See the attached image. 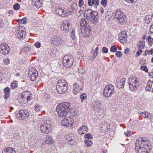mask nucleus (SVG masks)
Returning a JSON list of instances; mask_svg holds the SVG:
<instances>
[{"label": "nucleus", "instance_id": "f257e3e1", "mask_svg": "<svg viewBox=\"0 0 153 153\" xmlns=\"http://www.w3.org/2000/svg\"><path fill=\"white\" fill-rule=\"evenodd\" d=\"M71 108V104L68 102H64L58 105L56 108L59 117L62 118L66 117Z\"/></svg>", "mask_w": 153, "mask_h": 153}, {"label": "nucleus", "instance_id": "f03ea898", "mask_svg": "<svg viewBox=\"0 0 153 153\" xmlns=\"http://www.w3.org/2000/svg\"><path fill=\"white\" fill-rule=\"evenodd\" d=\"M39 124L42 132L47 134L50 131L51 126L52 124L51 120L49 118H43L39 121Z\"/></svg>", "mask_w": 153, "mask_h": 153}, {"label": "nucleus", "instance_id": "7ed1b4c3", "mask_svg": "<svg viewBox=\"0 0 153 153\" xmlns=\"http://www.w3.org/2000/svg\"><path fill=\"white\" fill-rule=\"evenodd\" d=\"M68 85L63 79L59 80L57 83L56 89L60 94L65 93L68 90Z\"/></svg>", "mask_w": 153, "mask_h": 153}, {"label": "nucleus", "instance_id": "20e7f679", "mask_svg": "<svg viewBox=\"0 0 153 153\" xmlns=\"http://www.w3.org/2000/svg\"><path fill=\"white\" fill-rule=\"evenodd\" d=\"M128 83L129 90L132 91L136 90L139 85L138 79L134 76H131L128 79Z\"/></svg>", "mask_w": 153, "mask_h": 153}, {"label": "nucleus", "instance_id": "39448f33", "mask_svg": "<svg viewBox=\"0 0 153 153\" xmlns=\"http://www.w3.org/2000/svg\"><path fill=\"white\" fill-rule=\"evenodd\" d=\"M61 124L62 126L71 128L74 125L75 122L73 118L67 117L62 120Z\"/></svg>", "mask_w": 153, "mask_h": 153}, {"label": "nucleus", "instance_id": "423d86ee", "mask_svg": "<svg viewBox=\"0 0 153 153\" xmlns=\"http://www.w3.org/2000/svg\"><path fill=\"white\" fill-rule=\"evenodd\" d=\"M115 93L114 86L112 84H108L104 88L103 94L105 97L109 98Z\"/></svg>", "mask_w": 153, "mask_h": 153}, {"label": "nucleus", "instance_id": "0eeeda50", "mask_svg": "<svg viewBox=\"0 0 153 153\" xmlns=\"http://www.w3.org/2000/svg\"><path fill=\"white\" fill-rule=\"evenodd\" d=\"M115 17L120 24H123L126 21L125 13L121 10H118L115 12Z\"/></svg>", "mask_w": 153, "mask_h": 153}, {"label": "nucleus", "instance_id": "6e6552de", "mask_svg": "<svg viewBox=\"0 0 153 153\" xmlns=\"http://www.w3.org/2000/svg\"><path fill=\"white\" fill-rule=\"evenodd\" d=\"M74 59L71 55L64 56L63 58V63L64 66L67 68L72 66L73 64Z\"/></svg>", "mask_w": 153, "mask_h": 153}, {"label": "nucleus", "instance_id": "1a4fd4ad", "mask_svg": "<svg viewBox=\"0 0 153 153\" xmlns=\"http://www.w3.org/2000/svg\"><path fill=\"white\" fill-rule=\"evenodd\" d=\"M92 109L95 111H99L102 110L104 108V105L100 101L93 102L91 104Z\"/></svg>", "mask_w": 153, "mask_h": 153}, {"label": "nucleus", "instance_id": "9d476101", "mask_svg": "<svg viewBox=\"0 0 153 153\" xmlns=\"http://www.w3.org/2000/svg\"><path fill=\"white\" fill-rule=\"evenodd\" d=\"M29 115V114L27 110H21L16 114V117L19 120H24L28 117Z\"/></svg>", "mask_w": 153, "mask_h": 153}, {"label": "nucleus", "instance_id": "9b49d317", "mask_svg": "<svg viewBox=\"0 0 153 153\" xmlns=\"http://www.w3.org/2000/svg\"><path fill=\"white\" fill-rule=\"evenodd\" d=\"M28 75L30 79L32 81H35L38 76L37 71L34 68H33L29 71Z\"/></svg>", "mask_w": 153, "mask_h": 153}, {"label": "nucleus", "instance_id": "f8f14e48", "mask_svg": "<svg viewBox=\"0 0 153 153\" xmlns=\"http://www.w3.org/2000/svg\"><path fill=\"white\" fill-rule=\"evenodd\" d=\"M10 49L8 45L5 43L1 44L0 52L4 55H6L9 53Z\"/></svg>", "mask_w": 153, "mask_h": 153}, {"label": "nucleus", "instance_id": "ddd939ff", "mask_svg": "<svg viewBox=\"0 0 153 153\" xmlns=\"http://www.w3.org/2000/svg\"><path fill=\"white\" fill-rule=\"evenodd\" d=\"M65 139L68 140V143L71 145H74L75 143L74 136L72 133L68 134L65 136Z\"/></svg>", "mask_w": 153, "mask_h": 153}, {"label": "nucleus", "instance_id": "4468645a", "mask_svg": "<svg viewBox=\"0 0 153 153\" xmlns=\"http://www.w3.org/2000/svg\"><path fill=\"white\" fill-rule=\"evenodd\" d=\"M82 87L77 83H74L73 85L72 92L73 93L76 95L79 93L82 90Z\"/></svg>", "mask_w": 153, "mask_h": 153}, {"label": "nucleus", "instance_id": "2eb2a0df", "mask_svg": "<svg viewBox=\"0 0 153 153\" xmlns=\"http://www.w3.org/2000/svg\"><path fill=\"white\" fill-rule=\"evenodd\" d=\"M120 42L122 43H125L127 38L126 33L125 31L121 32L119 35Z\"/></svg>", "mask_w": 153, "mask_h": 153}, {"label": "nucleus", "instance_id": "dca6fc26", "mask_svg": "<svg viewBox=\"0 0 153 153\" xmlns=\"http://www.w3.org/2000/svg\"><path fill=\"white\" fill-rule=\"evenodd\" d=\"M125 81L126 79L125 78L117 79L116 81V85L117 87L119 88L123 87Z\"/></svg>", "mask_w": 153, "mask_h": 153}, {"label": "nucleus", "instance_id": "f3484780", "mask_svg": "<svg viewBox=\"0 0 153 153\" xmlns=\"http://www.w3.org/2000/svg\"><path fill=\"white\" fill-rule=\"evenodd\" d=\"M56 12L62 17H67L69 15L68 13L65 12L62 9L59 8L56 9Z\"/></svg>", "mask_w": 153, "mask_h": 153}, {"label": "nucleus", "instance_id": "a211bd4d", "mask_svg": "<svg viewBox=\"0 0 153 153\" xmlns=\"http://www.w3.org/2000/svg\"><path fill=\"white\" fill-rule=\"evenodd\" d=\"M70 23L68 21L65 20L63 22L61 27V29L66 31H68L69 28Z\"/></svg>", "mask_w": 153, "mask_h": 153}, {"label": "nucleus", "instance_id": "6ab92c4d", "mask_svg": "<svg viewBox=\"0 0 153 153\" xmlns=\"http://www.w3.org/2000/svg\"><path fill=\"white\" fill-rule=\"evenodd\" d=\"M22 94L24 98L27 100L28 102L30 100L32 97L31 93L29 91H24L22 93Z\"/></svg>", "mask_w": 153, "mask_h": 153}, {"label": "nucleus", "instance_id": "aec40b11", "mask_svg": "<svg viewBox=\"0 0 153 153\" xmlns=\"http://www.w3.org/2000/svg\"><path fill=\"white\" fill-rule=\"evenodd\" d=\"M99 17L97 13L96 12H94L90 17V19L88 20L91 21L93 23L97 22Z\"/></svg>", "mask_w": 153, "mask_h": 153}, {"label": "nucleus", "instance_id": "412c9836", "mask_svg": "<svg viewBox=\"0 0 153 153\" xmlns=\"http://www.w3.org/2000/svg\"><path fill=\"white\" fill-rule=\"evenodd\" d=\"M45 142L48 145H52L54 143L53 139L51 136L47 135L45 137Z\"/></svg>", "mask_w": 153, "mask_h": 153}, {"label": "nucleus", "instance_id": "4be33fe9", "mask_svg": "<svg viewBox=\"0 0 153 153\" xmlns=\"http://www.w3.org/2000/svg\"><path fill=\"white\" fill-rule=\"evenodd\" d=\"M88 130V128L85 126H83L79 128L78 132L80 134H83L86 133Z\"/></svg>", "mask_w": 153, "mask_h": 153}, {"label": "nucleus", "instance_id": "5701e85b", "mask_svg": "<svg viewBox=\"0 0 153 153\" xmlns=\"http://www.w3.org/2000/svg\"><path fill=\"white\" fill-rule=\"evenodd\" d=\"M93 13V12H92L91 10L88 9L85 11L84 15L88 20L89 19H90V17Z\"/></svg>", "mask_w": 153, "mask_h": 153}, {"label": "nucleus", "instance_id": "b1692460", "mask_svg": "<svg viewBox=\"0 0 153 153\" xmlns=\"http://www.w3.org/2000/svg\"><path fill=\"white\" fill-rule=\"evenodd\" d=\"M32 5L35 6L37 8H40L42 6V3L40 0H32Z\"/></svg>", "mask_w": 153, "mask_h": 153}, {"label": "nucleus", "instance_id": "393cba45", "mask_svg": "<svg viewBox=\"0 0 153 153\" xmlns=\"http://www.w3.org/2000/svg\"><path fill=\"white\" fill-rule=\"evenodd\" d=\"M2 153H16V152L13 148L8 147L4 149L2 151Z\"/></svg>", "mask_w": 153, "mask_h": 153}, {"label": "nucleus", "instance_id": "a878e982", "mask_svg": "<svg viewBox=\"0 0 153 153\" xmlns=\"http://www.w3.org/2000/svg\"><path fill=\"white\" fill-rule=\"evenodd\" d=\"M138 149H136L137 153H148L147 149L143 147H138Z\"/></svg>", "mask_w": 153, "mask_h": 153}, {"label": "nucleus", "instance_id": "bb28decb", "mask_svg": "<svg viewBox=\"0 0 153 153\" xmlns=\"http://www.w3.org/2000/svg\"><path fill=\"white\" fill-rule=\"evenodd\" d=\"M24 97L22 96V94L20 97H18L17 98V100L18 102L20 103H27L28 102L27 100L26 99H25Z\"/></svg>", "mask_w": 153, "mask_h": 153}, {"label": "nucleus", "instance_id": "cd10ccee", "mask_svg": "<svg viewBox=\"0 0 153 153\" xmlns=\"http://www.w3.org/2000/svg\"><path fill=\"white\" fill-rule=\"evenodd\" d=\"M98 50L99 48L97 47L94 51L93 54L91 58V60H94L95 59L97 55Z\"/></svg>", "mask_w": 153, "mask_h": 153}, {"label": "nucleus", "instance_id": "c85d7f7f", "mask_svg": "<svg viewBox=\"0 0 153 153\" xmlns=\"http://www.w3.org/2000/svg\"><path fill=\"white\" fill-rule=\"evenodd\" d=\"M79 6L81 9H84L86 8V6L84 4L83 0H79Z\"/></svg>", "mask_w": 153, "mask_h": 153}, {"label": "nucleus", "instance_id": "c756f323", "mask_svg": "<svg viewBox=\"0 0 153 153\" xmlns=\"http://www.w3.org/2000/svg\"><path fill=\"white\" fill-rule=\"evenodd\" d=\"M152 84V82L150 80H149L147 83L146 86V90L150 91L151 89Z\"/></svg>", "mask_w": 153, "mask_h": 153}, {"label": "nucleus", "instance_id": "7c9ffc66", "mask_svg": "<svg viewBox=\"0 0 153 153\" xmlns=\"http://www.w3.org/2000/svg\"><path fill=\"white\" fill-rule=\"evenodd\" d=\"M140 142H142L143 143L145 144V146H146L147 145V142L146 140V139L145 138H139L137 140V143H138Z\"/></svg>", "mask_w": 153, "mask_h": 153}, {"label": "nucleus", "instance_id": "2f4dec72", "mask_svg": "<svg viewBox=\"0 0 153 153\" xmlns=\"http://www.w3.org/2000/svg\"><path fill=\"white\" fill-rule=\"evenodd\" d=\"M90 30L89 28H86L84 30L83 35L85 37H88L90 36Z\"/></svg>", "mask_w": 153, "mask_h": 153}, {"label": "nucleus", "instance_id": "473e14b6", "mask_svg": "<svg viewBox=\"0 0 153 153\" xmlns=\"http://www.w3.org/2000/svg\"><path fill=\"white\" fill-rule=\"evenodd\" d=\"M88 22V21H85V19H82L80 21V25L83 27H85L87 25Z\"/></svg>", "mask_w": 153, "mask_h": 153}, {"label": "nucleus", "instance_id": "72a5a7b5", "mask_svg": "<svg viewBox=\"0 0 153 153\" xmlns=\"http://www.w3.org/2000/svg\"><path fill=\"white\" fill-rule=\"evenodd\" d=\"M148 42V44L150 46H152L153 42V39L151 37V36H148L146 38Z\"/></svg>", "mask_w": 153, "mask_h": 153}, {"label": "nucleus", "instance_id": "f704fd0d", "mask_svg": "<svg viewBox=\"0 0 153 153\" xmlns=\"http://www.w3.org/2000/svg\"><path fill=\"white\" fill-rule=\"evenodd\" d=\"M60 40L61 39L59 38L56 37L54 38L53 40V44L56 45H58V44Z\"/></svg>", "mask_w": 153, "mask_h": 153}, {"label": "nucleus", "instance_id": "c9c22d12", "mask_svg": "<svg viewBox=\"0 0 153 153\" xmlns=\"http://www.w3.org/2000/svg\"><path fill=\"white\" fill-rule=\"evenodd\" d=\"M152 20L151 16L149 15H147L146 16L144 19L145 22L147 24H149Z\"/></svg>", "mask_w": 153, "mask_h": 153}, {"label": "nucleus", "instance_id": "e433bc0d", "mask_svg": "<svg viewBox=\"0 0 153 153\" xmlns=\"http://www.w3.org/2000/svg\"><path fill=\"white\" fill-rule=\"evenodd\" d=\"M18 83L16 81H13L11 84V86L13 89H15L18 86Z\"/></svg>", "mask_w": 153, "mask_h": 153}, {"label": "nucleus", "instance_id": "4c0bfd02", "mask_svg": "<svg viewBox=\"0 0 153 153\" xmlns=\"http://www.w3.org/2000/svg\"><path fill=\"white\" fill-rule=\"evenodd\" d=\"M80 98L81 99V102L83 103L84 101L86 100L87 98V94L85 93L81 94L80 96Z\"/></svg>", "mask_w": 153, "mask_h": 153}, {"label": "nucleus", "instance_id": "58836bf2", "mask_svg": "<svg viewBox=\"0 0 153 153\" xmlns=\"http://www.w3.org/2000/svg\"><path fill=\"white\" fill-rule=\"evenodd\" d=\"M136 148L138 149V147H143V146H145V144L144 143H143L142 142H139V143H137V140L136 141Z\"/></svg>", "mask_w": 153, "mask_h": 153}, {"label": "nucleus", "instance_id": "ea45409f", "mask_svg": "<svg viewBox=\"0 0 153 153\" xmlns=\"http://www.w3.org/2000/svg\"><path fill=\"white\" fill-rule=\"evenodd\" d=\"M25 32H23L21 33L17 34V36L20 39H23L25 37Z\"/></svg>", "mask_w": 153, "mask_h": 153}, {"label": "nucleus", "instance_id": "a19ab883", "mask_svg": "<svg viewBox=\"0 0 153 153\" xmlns=\"http://www.w3.org/2000/svg\"><path fill=\"white\" fill-rule=\"evenodd\" d=\"M25 28L23 27H20L18 28L17 33V34L21 33L23 32H25Z\"/></svg>", "mask_w": 153, "mask_h": 153}, {"label": "nucleus", "instance_id": "79ce46f5", "mask_svg": "<svg viewBox=\"0 0 153 153\" xmlns=\"http://www.w3.org/2000/svg\"><path fill=\"white\" fill-rule=\"evenodd\" d=\"M76 33L75 30H73L71 33V36L72 39L73 40H74L76 39Z\"/></svg>", "mask_w": 153, "mask_h": 153}, {"label": "nucleus", "instance_id": "37998d69", "mask_svg": "<svg viewBox=\"0 0 153 153\" xmlns=\"http://www.w3.org/2000/svg\"><path fill=\"white\" fill-rule=\"evenodd\" d=\"M111 17V13L110 12H107L105 16V19L107 21H108L109 19Z\"/></svg>", "mask_w": 153, "mask_h": 153}, {"label": "nucleus", "instance_id": "c03bdc74", "mask_svg": "<svg viewBox=\"0 0 153 153\" xmlns=\"http://www.w3.org/2000/svg\"><path fill=\"white\" fill-rule=\"evenodd\" d=\"M137 46L140 48H143L145 46V42H143L139 41L137 44Z\"/></svg>", "mask_w": 153, "mask_h": 153}, {"label": "nucleus", "instance_id": "a18cd8bd", "mask_svg": "<svg viewBox=\"0 0 153 153\" xmlns=\"http://www.w3.org/2000/svg\"><path fill=\"white\" fill-rule=\"evenodd\" d=\"M142 116L145 118L150 117V114L148 112H144L141 113Z\"/></svg>", "mask_w": 153, "mask_h": 153}, {"label": "nucleus", "instance_id": "49530a36", "mask_svg": "<svg viewBox=\"0 0 153 153\" xmlns=\"http://www.w3.org/2000/svg\"><path fill=\"white\" fill-rule=\"evenodd\" d=\"M27 19L26 18H25L22 19H19L18 20V22L21 24H26L27 22Z\"/></svg>", "mask_w": 153, "mask_h": 153}, {"label": "nucleus", "instance_id": "de8ad7c7", "mask_svg": "<svg viewBox=\"0 0 153 153\" xmlns=\"http://www.w3.org/2000/svg\"><path fill=\"white\" fill-rule=\"evenodd\" d=\"M85 142L87 146L88 147L91 146L93 144L92 141H91L90 140H85Z\"/></svg>", "mask_w": 153, "mask_h": 153}, {"label": "nucleus", "instance_id": "09e8293b", "mask_svg": "<svg viewBox=\"0 0 153 153\" xmlns=\"http://www.w3.org/2000/svg\"><path fill=\"white\" fill-rule=\"evenodd\" d=\"M41 107L38 104H36L34 106V110L37 112H39L40 110Z\"/></svg>", "mask_w": 153, "mask_h": 153}, {"label": "nucleus", "instance_id": "8fccbe9b", "mask_svg": "<svg viewBox=\"0 0 153 153\" xmlns=\"http://www.w3.org/2000/svg\"><path fill=\"white\" fill-rule=\"evenodd\" d=\"M3 62L5 65H8L10 63V59L8 58H5L3 60Z\"/></svg>", "mask_w": 153, "mask_h": 153}, {"label": "nucleus", "instance_id": "3c124183", "mask_svg": "<svg viewBox=\"0 0 153 153\" xmlns=\"http://www.w3.org/2000/svg\"><path fill=\"white\" fill-rule=\"evenodd\" d=\"M84 138L85 139H92L93 138L92 135L89 133L87 134L84 135Z\"/></svg>", "mask_w": 153, "mask_h": 153}, {"label": "nucleus", "instance_id": "603ef678", "mask_svg": "<svg viewBox=\"0 0 153 153\" xmlns=\"http://www.w3.org/2000/svg\"><path fill=\"white\" fill-rule=\"evenodd\" d=\"M117 48L115 45H113L110 48V51L112 52H115L117 51Z\"/></svg>", "mask_w": 153, "mask_h": 153}, {"label": "nucleus", "instance_id": "864d4df0", "mask_svg": "<svg viewBox=\"0 0 153 153\" xmlns=\"http://www.w3.org/2000/svg\"><path fill=\"white\" fill-rule=\"evenodd\" d=\"M140 69L142 70L145 71L146 73L148 72V70L147 67L145 65L141 66L140 67Z\"/></svg>", "mask_w": 153, "mask_h": 153}, {"label": "nucleus", "instance_id": "5fc2aeb1", "mask_svg": "<svg viewBox=\"0 0 153 153\" xmlns=\"http://www.w3.org/2000/svg\"><path fill=\"white\" fill-rule=\"evenodd\" d=\"M108 49L106 47H103L102 48V51L104 53H106L108 52Z\"/></svg>", "mask_w": 153, "mask_h": 153}, {"label": "nucleus", "instance_id": "6e6d98bb", "mask_svg": "<svg viewBox=\"0 0 153 153\" xmlns=\"http://www.w3.org/2000/svg\"><path fill=\"white\" fill-rule=\"evenodd\" d=\"M4 91L5 94H9L10 92V89L9 87H6L4 89Z\"/></svg>", "mask_w": 153, "mask_h": 153}, {"label": "nucleus", "instance_id": "4d7b16f0", "mask_svg": "<svg viewBox=\"0 0 153 153\" xmlns=\"http://www.w3.org/2000/svg\"><path fill=\"white\" fill-rule=\"evenodd\" d=\"M31 49V48L30 47H29L28 45H26L25 46L24 48H23V51H30Z\"/></svg>", "mask_w": 153, "mask_h": 153}, {"label": "nucleus", "instance_id": "13d9d810", "mask_svg": "<svg viewBox=\"0 0 153 153\" xmlns=\"http://www.w3.org/2000/svg\"><path fill=\"white\" fill-rule=\"evenodd\" d=\"M107 3V0H102L101 2V4L104 7H105Z\"/></svg>", "mask_w": 153, "mask_h": 153}, {"label": "nucleus", "instance_id": "bf43d9fd", "mask_svg": "<svg viewBox=\"0 0 153 153\" xmlns=\"http://www.w3.org/2000/svg\"><path fill=\"white\" fill-rule=\"evenodd\" d=\"M20 7V5L18 3L15 4L13 6V8L15 10H19Z\"/></svg>", "mask_w": 153, "mask_h": 153}, {"label": "nucleus", "instance_id": "052dcab7", "mask_svg": "<svg viewBox=\"0 0 153 153\" xmlns=\"http://www.w3.org/2000/svg\"><path fill=\"white\" fill-rule=\"evenodd\" d=\"M78 73L81 74H84L85 73V71L82 68H78Z\"/></svg>", "mask_w": 153, "mask_h": 153}, {"label": "nucleus", "instance_id": "680f3d73", "mask_svg": "<svg viewBox=\"0 0 153 153\" xmlns=\"http://www.w3.org/2000/svg\"><path fill=\"white\" fill-rule=\"evenodd\" d=\"M122 55V53L120 51H117L116 53V56L117 57H120Z\"/></svg>", "mask_w": 153, "mask_h": 153}, {"label": "nucleus", "instance_id": "e2e57ef3", "mask_svg": "<svg viewBox=\"0 0 153 153\" xmlns=\"http://www.w3.org/2000/svg\"><path fill=\"white\" fill-rule=\"evenodd\" d=\"M83 10L84 9H81L79 11L78 13H77L76 15L78 16H80L83 13Z\"/></svg>", "mask_w": 153, "mask_h": 153}, {"label": "nucleus", "instance_id": "0e129e2a", "mask_svg": "<svg viewBox=\"0 0 153 153\" xmlns=\"http://www.w3.org/2000/svg\"><path fill=\"white\" fill-rule=\"evenodd\" d=\"M41 44L39 42H37L35 43V45L37 48H40Z\"/></svg>", "mask_w": 153, "mask_h": 153}, {"label": "nucleus", "instance_id": "69168bd1", "mask_svg": "<svg viewBox=\"0 0 153 153\" xmlns=\"http://www.w3.org/2000/svg\"><path fill=\"white\" fill-rule=\"evenodd\" d=\"M130 131H127L125 133V136H126V137H127L130 136Z\"/></svg>", "mask_w": 153, "mask_h": 153}, {"label": "nucleus", "instance_id": "338daca9", "mask_svg": "<svg viewBox=\"0 0 153 153\" xmlns=\"http://www.w3.org/2000/svg\"><path fill=\"white\" fill-rule=\"evenodd\" d=\"M88 3L89 6H92L94 4L93 0H88Z\"/></svg>", "mask_w": 153, "mask_h": 153}, {"label": "nucleus", "instance_id": "774afa93", "mask_svg": "<svg viewBox=\"0 0 153 153\" xmlns=\"http://www.w3.org/2000/svg\"><path fill=\"white\" fill-rule=\"evenodd\" d=\"M149 52V54L153 56V48L151 49L149 51H148Z\"/></svg>", "mask_w": 153, "mask_h": 153}]
</instances>
